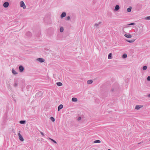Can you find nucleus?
Returning a JSON list of instances; mask_svg holds the SVG:
<instances>
[{
    "label": "nucleus",
    "mask_w": 150,
    "mask_h": 150,
    "mask_svg": "<svg viewBox=\"0 0 150 150\" xmlns=\"http://www.w3.org/2000/svg\"><path fill=\"white\" fill-rule=\"evenodd\" d=\"M20 6L21 7H23V8L25 9L26 8V6L25 5L24 2L23 1H21L20 2Z\"/></svg>",
    "instance_id": "1"
},
{
    "label": "nucleus",
    "mask_w": 150,
    "mask_h": 150,
    "mask_svg": "<svg viewBox=\"0 0 150 150\" xmlns=\"http://www.w3.org/2000/svg\"><path fill=\"white\" fill-rule=\"evenodd\" d=\"M142 7V5L141 4H138L136 6V9L137 10H139Z\"/></svg>",
    "instance_id": "2"
},
{
    "label": "nucleus",
    "mask_w": 150,
    "mask_h": 150,
    "mask_svg": "<svg viewBox=\"0 0 150 150\" xmlns=\"http://www.w3.org/2000/svg\"><path fill=\"white\" fill-rule=\"evenodd\" d=\"M9 5V3L8 2H5L3 4V6L4 8H7Z\"/></svg>",
    "instance_id": "3"
},
{
    "label": "nucleus",
    "mask_w": 150,
    "mask_h": 150,
    "mask_svg": "<svg viewBox=\"0 0 150 150\" xmlns=\"http://www.w3.org/2000/svg\"><path fill=\"white\" fill-rule=\"evenodd\" d=\"M24 68L22 65H20L19 67V70L21 72H23L24 71Z\"/></svg>",
    "instance_id": "4"
},
{
    "label": "nucleus",
    "mask_w": 150,
    "mask_h": 150,
    "mask_svg": "<svg viewBox=\"0 0 150 150\" xmlns=\"http://www.w3.org/2000/svg\"><path fill=\"white\" fill-rule=\"evenodd\" d=\"M37 60L41 63L44 62L45 61V60L44 59L40 58H38L37 59Z\"/></svg>",
    "instance_id": "5"
},
{
    "label": "nucleus",
    "mask_w": 150,
    "mask_h": 150,
    "mask_svg": "<svg viewBox=\"0 0 150 150\" xmlns=\"http://www.w3.org/2000/svg\"><path fill=\"white\" fill-rule=\"evenodd\" d=\"M66 15V13L65 12H63L60 15V17L61 18H63L64 17H65Z\"/></svg>",
    "instance_id": "6"
},
{
    "label": "nucleus",
    "mask_w": 150,
    "mask_h": 150,
    "mask_svg": "<svg viewBox=\"0 0 150 150\" xmlns=\"http://www.w3.org/2000/svg\"><path fill=\"white\" fill-rule=\"evenodd\" d=\"M102 22H100L98 23H96L95 24L94 26L96 28H99L100 24Z\"/></svg>",
    "instance_id": "7"
},
{
    "label": "nucleus",
    "mask_w": 150,
    "mask_h": 150,
    "mask_svg": "<svg viewBox=\"0 0 150 150\" xmlns=\"http://www.w3.org/2000/svg\"><path fill=\"white\" fill-rule=\"evenodd\" d=\"M124 36L126 37L127 38H132V35L130 34H125Z\"/></svg>",
    "instance_id": "8"
},
{
    "label": "nucleus",
    "mask_w": 150,
    "mask_h": 150,
    "mask_svg": "<svg viewBox=\"0 0 150 150\" xmlns=\"http://www.w3.org/2000/svg\"><path fill=\"white\" fill-rule=\"evenodd\" d=\"M143 106L142 105H136L135 106V109L136 110H139L140 108L142 107Z\"/></svg>",
    "instance_id": "9"
},
{
    "label": "nucleus",
    "mask_w": 150,
    "mask_h": 150,
    "mask_svg": "<svg viewBox=\"0 0 150 150\" xmlns=\"http://www.w3.org/2000/svg\"><path fill=\"white\" fill-rule=\"evenodd\" d=\"M63 106L62 104H60L59 105L58 107V110L59 111L61 109L63 108Z\"/></svg>",
    "instance_id": "10"
},
{
    "label": "nucleus",
    "mask_w": 150,
    "mask_h": 150,
    "mask_svg": "<svg viewBox=\"0 0 150 150\" xmlns=\"http://www.w3.org/2000/svg\"><path fill=\"white\" fill-rule=\"evenodd\" d=\"M120 9V6L119 5H117L115 6V11H117Z\"/></svg>",
    "instance_id": "11"
},
{
    "label": "nucleus",
    "mask_w": 150,
    "mask_h": 150,
    "mask_svg": "<svg viewBox=\"0 0 150 150\" xmlns=\"http://www.w3.org/2000/svg\"><path fill=\"white\" fill-rule=\"evenodd\" d=\"M26 36L30 37L32 35L31 33L30 32H27L26 34Z\"/></svg>",
    "instance_id": "12"
},
{
    "label": "nucleus",
    "mask_w": 150,
    "mask_h": 150,
    "mask_svg": "<svg viewBox=\"0 0 150 150\" xmlns=\"http://www.w3.org/2000/svg\"><path fill=\"white\" fill-rule=\"evenodd\" d=\"M112 53H110L108 55V58L109 59H112Z\"/></svg>",
    "instance_id": "13"
},
{
    "label": "nucleus",
    "mask_w": 150,
    "mask_h": 150,
    "mask_svg": "<svg viewBox=\"0 0 150 150\" xmlns=\"http://www.w3.org/2000/svg\"><path fill=\"white\" fill-rule=\"evenodd\" d=\"M132 9V7L131 6H130L127 8V11L128 12H130L131 11Z\"/></svg>",
    "instance_id": "14"
},
{
    "label": "nucleus",
    "mask_w": 150,
    "mask_h": 150,
    "mask_svg": "<svg viewBox=\"0 0 150 150\" xmlns=\"http://www.w3.org/2000/svg\"><path fill=\"white\" fill-rule=\"evenodd\" d=\"M42 93L40 91V92H39L38 93H36V94L35 96L36 97H38L39 96H40V95H42Z\"/></svg>",
    "instance_id": "15"
},
{
    "label": "nucleus",
    "mask_w": 150,
    "mask_h": 150,
    "mask_svg": "<svg viewBox=\"0 0 150 150\" xmlns=\"http://www.w3.org/2000/svg\"><path fill=\"white\" fill-rule=\"evenodd\" d=\"M78 100L77 98L74 97H73L72 98L71 101L73 102H77Z\"/></svg>",
    "instance_id": "16"
},
{
    "label": "nucleus",
    "mask_w": 150,
    "mask_h": 150,
    "mask_svg": "<svg viewBox=\"0 0 150 150\" xmlns=\"http://www.w3.org/2000/svg\"><path fill=\"white\" fill-rule=\"evenodd\" d=\"M12 72L13 74L14 75L17 74H18V73L15 71L14 69H12Z\"/></svg>",
    "instance_id": "17"
},
{
    "label": "nucleus",
    "mask_w": 150,
    "mask_h": 150,
    "mask_svg": "<svg viewBox=\"0 0 150 150\" xmlns=\"http://www.w3.org/2000/svg\"><path fill=\"white\" fill-rule=\"evenodd\" d=\"M135 40H126V41H127V42H129V43H132L134 42Z\"/></svg>",
    "instance_id": "18"
},
{
    "label": "nucleus",
    "mask_w": 150,
    "mask_h": 150,
    "mask_svg": "<svg viewBox=\"0 0 150 150\" xmlns=\"http://www.w3.org/2000/svg\"><path fill=\"white\" fill-rule=\"evenodd\" d=\"M93 82L92 80H88L87 81V83L88 84H91Z\"/></svg>",
    "instance_id": "19"
},
{
    "label": "nucleus",
    "mask_w": 150,
    "mask_h": 150,
    "mask_svg": "<svg viewBox=\"0 0 150 150\" xmlns=\"http://www.w3.org/2000/svg\"><path fill=\"white\" fill-rule=\"evenodd\" d=\"M19 123L21 124H25L26 123L25 120H21L20 121Z\"/></svg>",
    "instance_id": "20"
},
{
    "label": "nucleus",
    "mask_w": 150,
    "mask_h": 150,
    "mask_svg": "<svg viewBox=\"0 0 150 150\" xmlns=\"http://www.w3.org/2000/svg\"><path fill=\"white\" fill-rule=\"evenodd\" d=\"M56 83L57 85L58 86H61L62 85V83L60 82H58Z\"/></svg>",
    "instance_id": "21"
},
{
    "label": "nucleus",
    "mask_w": 150,
    "mask_h": 150,
    "mask_svg": "<svg viewBox=\"0 0 150 150\" xmlns=\"http://www.w3.org/2000/svg\"><path fill=\"white\" fill-rule=\"evenodd\" d=\"M101 142V141L100 140H96L95 141L93 142L94 143H100Z\"/></svg>",
    "instance_id": "22"
},
{
    "label": "nucleus",
    "mask_w": 150,
    "mask_h": 150,
    "mask_svg": "<svg viewBox=\"0 0 150 150\" xmlns=\"http://www.w3.org/2000/svg\"><path fill=\"white\" fill-rule=\"evenodd\" d=\"M19 138L20 140L22 141H23L24 140V139L21 135H20V136Z\"/></svg>",
    "instance_id": "23"
},
{
    "label": "nucleus",
    "mask_w": 150,
    "mask_h": 150,
    "mask_svg": "<svg viewBox=\"0 0 150 150\" xmlns=\"http://www.w3.org/2000/svg\"><path fill=\"white\" fill-rule=\"evenodd\" d=\"M127 54H124L122 55V57L123 58H125L127 57Z\"/></svg>",
    "instance_id": "24"
},
{
    "label": "nucleus",
    "mask_w": 150,
    "mask_h": 150,
    "mask_svg": "<svg viewBox=\"0 0 150 150\" xmlns=\"http://www.w3.org/2000/svg\"><path fill=\"white\" fill-rule=\"evenodd\" d=\"M64 28L63 27H61V28H60V32H61V33L63 32L64 31Z\"/></svg>",
    "instance_id": "25"
},
{
    "label": "nucleus",
    "mask_w": 150,
    "mask_h": 150,
    "mask_svg": "<svg viewBox=\"0 0 150 150\" xmlns=\"http://www.w3.org/2000/svg\"><path fill=\"white\" fill-rule=\"evenodd\" d=\"M147 66L145 65V66H144L143 67V68H142V69L143 70H146L147 69Z\"/></svg>",
    "instance_id": "26"
},
{
    "label": "nucleus",
    "mask_w": 150,
    "mask_h": 150,
    "mask_svg": "<svg viewBox=\"0 0 150 150\" xmlns=\"http://www.w3.org/2000/svg\"><path fill=\"white\" fill-rule=\"evenodd\" d=\"M49 139H50L51 140L52 142H53L54 143H55V144H56L57 143V142H56L54 140L52 139H51V138H49Z\"/></svg>",
    "instance_id": "27"
},
{
    "label": "nucleus",
    "mask_w": 150,
    "mask_h": 150,
    "mask_svg": "<svg viewBox=\"0 0 150 150\" xmlns=\"http://www.w3.org/2000/svg\"><path fill=\"white\" fill-rule=\"evenodd\" d=\"M50 119L52 122H54L55 121V119L53 117H51Z\"/></svg>",
    "instance_id": "28"
},
{
    "label": "nucleus",
    "mask_w": 150,
    "mask_h": 150,
    "mask_svg": "<svg viewBox=\"0 0 150 150\" xmlns=\"http://www.w3.org/2000/svg\"><path fill=\"white\" fill-rule=\"evenodd\" d=\"M70 19V16H67V19H66V20L68 21V20H69Z\"/></svg>",
    "instance_id": "29"
},
{
    "label": "nucleus",
    "mask_w": 150,
    "mask_h": 150,
    "mask_svg": "<svg viewBox=\"0 0 150 150\" xmlns=\"http://www.w3.org/2000/svg\"><path fill=\"white\" fill-rule=\"evenodd\" d=\"M146 20H150V16H148L145 18Z\"/></svg>",
    "instance_id": "30"
},
{
    "label": "nucleus",
    "mask_w": 150,
    "mask_h": 150,
    "mask_svg": "<svg viewBox=\"0 0 150 150\" xmlns=\"http://www.w3.org/2000/svg\"><path fill=\"white\" fill-rule=\"evenodd\" d=\"M147 80L148 81H150V76H148L147 78Z\"/></svg>",
    "instance_id": "31"
},
{
    "label": "nucleus",
    "mask_w": 150,
    "mask_h": 150,
    "mask_svg": "<svg viewBox=\"0 0 150 150\" xmlns=\"http://www.w3.org/2000/svg\"><path fill=\"white\" fill-rule=\"evenodd\" d=\"M81 117H79L78 118L77 120L78 121H79L80 120H81Z\"/></svg>",
    "instance_id": "32"
},
{
    "label": "nucleus",
    "mask_w": 150,
    "mask_h": 150,
    "mask_svg": "<svg viewBox=\"0 0 150 150\" xmlns=\"http://www.w3.org/2000/svg\"><path fill=\"white\" fill-rule=\"evenodd\" d=\"M40 132L41 133V134L42 135V136H44V133L42 132L41 131H40Z\"/></svg>",
    "instance_id": "33"
},
{
    "label": "nucleus",
    "mask_w": 150,
    "mask_h": 150,
    "mask_svg": "<svg viewBox=\"0 0 150 150\" xmlns=\"http://www.w3.org/2000/svg\"><path fill=\"white\" fill-rule=\"evenodd\" d=\"M134 24H135L134 23H131L129 24L128 25H134Z\"/></svg>",
    "instance_id": "34"
},
{
    "label": "nucleus",
    "mask_w": 150,
    "mask_h": 150,
    "mask_svg": "<svg viewBox=\"0 0 150 150\" xmlns=\"http://www.w3.org/2000/svg\"><path fill=\"white\" fill-rule=\"evenodd\" d=\"M17 85H18L16 83H15L14 84V86L15 87H16L17 86Z\"/></svg>",
    "instance_id": "35"
},
{
    "label": "nucleus",
    "mask_w": 150,
    "mask_h": 150,
    "mask_svg": "<svg viewBox=\"0 0 150 150\" xmlns=\"http://www.w3.org/2000/svg\"><path fill=\"white\" fill-rule=\"evenodd\" d=\"M18 136H19V137H20V135H21L20 134V133H19L18 134Z\"/></svg>",
    "instance_id": "36"
},
{
    "label": "nucleus",
    "mask_w": 150,
    "mask_h": 150,
    "mask_svg": "<svg viewBox=\"0 0 150 150\" xmlns=\"http://www.w3.org/2000/svg\"><path fill=\"white\" fill-rule=\"evenodd\" d=\"M29 87V86H27V88H28Z\"/></svg>",
    "instance_id": "37"
},
{
    "label": "nucleus",
    "mask_w": 150,
    "mask_h": 150,
    "mask_svg": "<svg viewBox=\"0 0 150 150\" xmlns=\"http://www.w3.org/2000/svg\"><path fill=\"white\" fill-rule=\"evenodd\" d=\"M111 91H114V89H112L111 90Z\"/></svg>",
    "instance_id": "38"
},
{
    "label": "nucleus",
    "mask_w": 150,
    "mask_h": 150,
    "mask_svg": "<svg viewBox=\"0 0 150 150\" xmlns=\"http://www.w3.org/2000/svg\"><path fill=\"white\" fill-rule=\"evenodd\" d=\"M148 97H150V94L148 95Z\"/></svg>",
    "instance_id": "39"
},
{
    "label": "nucleus",
    "mask_w": 150,
    "mask_h": 150,
    "mask_svg": "<svg viewBox=\"0 0 150 150\" xmlns=\"http://www.w3.org/2000/svg\"><path fill=\"white\" fill-rule=\"evenodd\" d=\"M14 100L15 102H16V100L15 99H14Z\"/></svg>",
    "instance_id": "40"
},
{
    "label": "nucleus",
    "mask_w": 150,
    "mask_h": 150,
    "mask_svg": "<svg viewBox=\"0 0 150 150\" xmlns=\"http://www.w3.org/2000/svg\"><path fill=\"white\" fill-rule=\"evenodd\" d=\"M108 150H111V149H108Z\"/></svg>",
    "instance_id": "41"
}]
</instances>
